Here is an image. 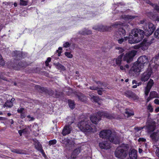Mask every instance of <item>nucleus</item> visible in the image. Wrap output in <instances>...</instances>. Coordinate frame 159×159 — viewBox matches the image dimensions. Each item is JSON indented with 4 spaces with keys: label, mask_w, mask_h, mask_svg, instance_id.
<instances>
[{
    "label": "nucleus",
    "mask_w": 159,
    "mask_h": 159,
    "mask_svg": "<svg viewBox=\"0 0 159 159\" xmlns=\"http://www.w3.org/2000/svg\"><path fill=\"white\" fill-rule=\"evenodd\" d=\"M143 28L144 31L139 29L132 30L131 34L129 36V43H138L143 39L145 34L147 36H150L155 29V25L150 22H146Z\"/></svg>",
    "instance_id": "obj_1"
},
{
    "label": "nucleus",
    "mask_w": 159,
    "mask_h": 159,
    "mask_svg": "<svg viewBox=\"0 0 159 159\" xmlns=\"http://www.w3.org/2000/svg\"><path fill=\"white\" fill-rule=\"evenodd\" d=\"M100 137L105 138L114 144H116L119 143L118 137L116 136V133L112 132L109 129H106L101 131L99 134Z\"/></svg>",
    "instance_id": "obj_2"
},
{
    "label": "nucleus",
    "mask_w": 159,
    "mask_h": 159,
    "mask_svg": "<svg viewBox=\"0 0 159 159\" xmlns=\"http://www.w3.org/2000/svg\"><path fill=\"white\" fill-rule=\"evenodd\" d=\"M104 117L108 119H111L116 118L115 115L110 114L105 111H98L95 114H93L90 117L91 122L94 124H97L99 121L101 120V117Z\"/></svg>",
    "instance_id": "obj_3"
},
{
    "label": "nucleus",
    "mask_w": 159,
    "mask_h": 159,
    "mask_svg": "<svg viewBox=\"0 0 159 159\" xmlns=\"http://www.w3.org/2000/svg\"><path fill=\"white\" fill-rule=\"evenodd\" d=\"M78 126L81 130L85 132H95L96 130L92 128V125L90 121L85 118L79 122Z\"/></svg>",
    "instance_id": "obj_4"
},
{
    "label": "nucleus",
    "mask_w": 159,
    "mask_h": 159,
    "mask_svg": "<svg viewBox=\"0 0 159 159\" xmlns=\"http://www.w3.org/2000/svg\"><path fill=\"white\" fill-rule=\"evenodd\" d=\"M127 155V152L123 148L122 145L117 147L115 152V157L120 159H124Z\"/></svg>",
    "instance_id": "obj_5"
},
{
    "label": "nucleus",
    "mask_w": 159,
    "mask_h": 159,
    "mask_svg": "<svg viewBox=\"0 0 159 159\" xmlns=\"http://www.w3.org/2000/svg\"><path fill=\"white\" fill-rule=\"evenodd\" d=\"M143 68V66L141 65L136 62L134 64L131 70H130L129 73L134 76L136 73L142 71Z\"/></svg>",
    "instance_id": "obj_6"
},
{
    "label": "nucleus",
    "mask_w": 159,
    "mask_h": 159,
    "mask_svg": "<svg viewBox=\"0 0 159 159\" xmlns=\"http://www.w3.org/2000/svg\"><path fill=\"white\" fill-rule=\"evenodd\" d=\"M112 26L116 28H118V31L116 33V35L118 36V38L119 35L120 37L122 36H124L125 34V31L123 27L122 24L121 23H116L113 25Z\"/></svg>",
    "instance_id": "obj_7"
},
{
    "label": "nucleus",
    "mask_w": 159,
    "mask_h": 159,
    "mask_svg": "<svg viewBox=\"0 0 159 159\" xmlns=\"http://www.w3.org/2000/svg\"><path fill=\"white\" fill-rule=\"evenodd\" d=\"M137 51L135 50H132L126 53L124 56L123 60L126 61L127 63H129L133 59V57L136 54Z\"/></svg>",
    "instance_id": "obj_8"
},
{
    "label": "nucleus",
    "mask_w": 159,
    "mask_h": 159,
    "mask_svg": "<svg viewBox=\"0 0 159 159\" xmlns=\"http://www.w3.org/2000/svg\"><path fill=\"white\" fill-rule=\"evenodd\" d=\"M152 72V70L150 68L144 72L142 75L141 80L142 81L145 82L149 78Z\"/></svg>",
    "instance_id": "obj_9"
},
{
    "label": "nucleus",
    "mask_w": 159,
    "mask_h": 159,
    "mask_svg": "<svg viewBox=\"0 0 159 159\" xmlns=\"http://www.w3.org/2000/svg\"><path fill=\"white\" fill-rule=\"evenodd\" d=\"M148 58L145 56H142L139 57L138 59L137 63L144 66L147 64L148 63Z\"/></svg>",
    "instance_id": "obj_10"
},
{
    "label": "nucleus",
    "mask_w": 159,
    "mask_h": 159,
    "mask_svg": "<svg viewBox=\"0 0 159 159\" xmlns=\"http://www.w3.org/2000/svg\"><path fill=\"white\" fill-rule=\"evenodd\" d=\"M154 84V81L152 79H150L147 83V86L145 87L144 91L145 94L146 96L148 95L149 93Z\"/></svg>",
    "instance_id": "obj_11"
},
{
    "label": "nucleus",
    "mask_w": 159,
    "mask_h": 159,
    "mask_svg": "<svg viewBox=\"0 0 159 159\" xmlns=\"http://www.w3.org/2000/svg\"><path fill=\"white\" fill-rule=\"evenodd\" d=\"M151 43V42L149 40L144 39L140 44V48L142 50H145L148 48V46Z\"/></svg>",
    "instance_id": "obj_12"
},
{
    "label": "nucleus",
    "mask_w": 159,
    "mask_h": 159,
    "mask_svg": "<svg viewBox=\"0 0 159 159\" xmlns=\"http://www.w3.org/2000/svg\"><path fill=\"white\" fill-rule=\"evenodd\" d=\"M124 95L129 98H131L134 100L138 99L139 98L138 97L130 91H127L125 92Z\"/></svg>",
    "instance_id": "obj_13"
},
{
    "label": "nucleus",
    "mask_w": 159,
    "mask_h": 159,
    "mask_svg": "<svg viewBox=\"0 0 159 159\" xmlns=\"http://www.w3.org/2000/svg\"><path fill=\"white\" fill-rule=\"evenodd\" d=\"M99 146L102 149H107L110 148V143L107 141H102L99 143Z\"/></svg>",
    "instance_id": "obj_14"
},
{
    "label": "nucleus",
    "mask_w": 159,
    "mask_h": 159,
    "mask_svg": "<svg viewBox=\"0 0 159 159\" xmlns=\"http://www.w3.org/2000/svg\"><path fill=\"white\" fill-rule=\"evenodd\" d=\"M152 140L157 142L159 140V131L157 130L153 132L150 136Z\"/></svg>",
    "instance_id": "obj_15"
},
{
    "label": "nucleus",
    "mask_w": 159,
    "mask_h": 159,
    "mask_svg": "<svg viewBox=\"0 0 159 159\" xmlns=\"http://www.w3.org/2000/svg\"><path fill=\"white\" fill-rule=\"evenodd\" d=\"M71 127L70 125H66L63 130L62 134L63 135L65 136L70 134L71 130Z\"/></svg>",
    "instance_id": "obj_16"
},
{
    "label": "nucleus",
    "mask_w": 159,
    "mask_h": 159,
    "mask_svg": "<svg viewBox=\"0 0 159 159\" xmlns=\"http://www.w3.org/2000/svg\"><path fill=\"white\" fill-rule=\"evenodd\" d=\"M93 29L100 31H104L108 30V28L107 26L102 25L95 26L93 27Z\"/></svg>",
    "instance_id": "obj_17"
},
{
    "label": "nucleus",
    "mask_w": 159,
    "mask_h": 159,
    "mask_svg": "<svg viewBox=\"0 0 159 159\" xmlns=\"http://www.w3.org/2000/svg\"><path fill=\"white\" fill-rule=\"evenodd\" d=\"M137 151L134 149H132L129 153V156L130 159H137Z\"/></svg>",
    "instance_id": "obj_18"
},
{
    "label": "nucleus",
    "mask_w": 159,
    "mask_h": 159,
    "mask_svg": "<svg viewBox=\"0 0 159 159\" xmlns=\"http://www.w3.org/2000/svg\"><path fill=\"white\" fill-rule=\"evenodd\" d=\"M35 148L38 151H39L43 155L45 154L43 150L42 149V146L41 144L38 141L35 143Z\"/></svg>",
    "instance_id": "obj_19"
},
{
    "label": "nucleus",
    "mask_w": 159,
    "mask_h": 159,
    "mask_svg": "<svg viewBox=\"0 0 159 159\" xmlns=\"http://www.w3.org/2000/svg\"><path fill=\"white\" fill-rule=\"evenodd\" d=\"M80 152V149L79 148L75 149L73 152L70 157L74 159L76 158L77 155Z\"/></svg>",
    "instance_id": "obj_20"
},
{
    "label": "nucleus",
    "mask_w": 159,
    "mask_h": 159,
    "mask_svg": "<svg viewBox=\"0 0 159 159\" xmlns=\"http://www.w3.org/2000/svg\"><path fill=\"white\" fill-rule=\"evenodd\" d=\"M13 55L16 57V59L17 60H20L22 58V53L20 51H14L13 53Z\"/></svg>",
    "instance_id": "obj_21"
},
{
    "label": "nucleus",
    "mask_w": 159,
    "mask_h": 159,
    "mask_svg": "<svg viewBox=\"0 0 159 159\" xmlns=\"http://www.w3.org/2000/svg\"><path fill=\"white\" fill-rule=\"evenodd\" d=\"M155 124L154 122L150 123L147 127V128L149 131H153L155 128Z\"/></svg>",
    "instance_id": "obj_22"
},
{
    "label": "nucleus",
    "mask_w": 159,
    "mask_h": 159,
    "mask_svg": "<svg viewBox=\"0 0 159 159\" xmlns=\"http://www.w3.org/2000/svg\"><path fill=\"white\" fill-rule=\"evenodd\" d=\"M78 98L82 102H85L86 101L87 98L83 94L81 93H79L77 95Z\"/></svg>",
    "instance_id": "obj_23"
},
{
    "label": "nucleus",
    "mask_w": 159,
    "mask_h": 159,
    "mask_svg": "<svg viewBox=\"0 0 159 159\" xmlns=\"http://www.w3.org/2000/svg\"><path fill=\"white\" fill-rule=\"evenodd\" d=\"M123 57V55H119L116 59V64L118 66H120L121 64H122L123 61L122 62V59Z\"/></svg>",
    "instance_id": "obj_24"
},
{
    "label": "nucleus",
    "mask_w": 159,
    "mask_h": 159,
    "mask_svg": "<svg viewBox=\"0 0 159 159\" xmlns=\"http://www.w3.org/2000/svg\"><path fill=\"white\" fill-rule=\"evenodd\" d=\"M150 97L152 98H159V95L155 91H151L149 94Z\"/></svg>",
    "instance_id": "obj_25"
},
{
    "label": "nucleus",
    "mask_w": 159,
    "mask_h": 159,
    "mask_svg": "<svg viewBox=\"0 0 159 159\" xmlns=\"http://www.w3.org/2000/svg\"><path fill=\"white\" fill-rule=\"evenodd\" d=\"M11 151L12 152L19 154H21L24 153L23 151L21 149L12 148L11 149Z\"/></svg>",
    "instance_id": "obj_26"
},
{
    "label": "nucleus",
    "mask_w": 159,
    "mask_h": 159,
    "mask_svg": "<svg viewBox=\"0 0 159 159\" xmlns=\"http://www.w3.org/2000/svg\"><path fill=\"white\" fill-rule=\"evenodd\" d=\"M68 102L70 107L72 109H74L75 106L74 102L71 100H69Z\"/></svg>",
    "instance_id": "obj_27"
},
{
    "label": "nucleus",
    "mask_w": 159,
    "mask_h": 159,
    "mask_svg": "<svg viewBox=\"0 0 159 159\" xmlns=\"http://www.w3.org/2000/svg\"><path fill=\"white\" fill-rule=\"evenodd\" d=\"M56 65L57 68L59 70H66L65 67L59 63H57Z\"/></svg>",
    "instance_id": "obj_28"
},
{
    "label": "nucleus",
    "mask_w": 159,
    "mask_h": 159,
    "mask_svg": "<svg viewBox=\"0 0 159 159\" xmlns=\"http://www.w3.org/2000/svg\"><path fill=\"white\" fill-rule=\"evenodd\" d=\"M12 106L13 103L12 102V101L7 100L4 105V107H12Z\"/></svg>",
    "instance_id": "obj_29"
},
{
    "label": "nucleus",
    "mask_w": 159,
    "mask_h": 159,
    "mask_svg": "<svg viewBox=\"0 0 159 159\" xmlns=\"http://www.w3.org/2000/svg\"><path fill=\"white\" fill-rule=\"evenodd\" d=\"M91 97V99L95 102H98L99 100L98 97L94 96L93 95H90Z\"/></svg>",
    "instance_id": "obj_30"
},
{
    "label": "nucleus",
    "mask_w": 159,
    "mask_h": 159,
    "mask_svg": "<svg viewBox=\"0 0 159 159\" xmlns=\"http://www.w3.org/2000/svg\"><path fill=\"white\" fill-rule=\"evenodd\" d=\"M91 30L85 29L82 32H80V34L84 35L89 34H91Z\"/></svg>",
    "instance_id": "obj_31"
},
{
    "label": "nucleus",
    "mask_w": 159,
    "mask_h": 159,
    "mask_svg": "<svg viewBox=\"0 0 159 159\" xmlns=\"http://www.w3.org/2000/svg\"><path fill=\"white\" fill-rule=\"evenodd\" d=\"M148 2H148V3L152 5L154 7V9L157 10L158 12H159V7L158 5L156 4H153L149 1H148Z\"/></svg>",
    "instance_id": "obj_32"
},
{
    "label": "nucleus",
    "mask_w": 159,
    "mask_h": 159,
    "mask_svg": "<svg viewBox=\"0 0 159 159\" xmlns=\"http://www.w3.org/2000/svg\"><path fill=\"white\" fill-rule=\"evenodd\" d=\"M125 113L128 116H133L134 114V112L131 111L129 109H126Z\"/></svg>",
    "instance_id": "obj_33"
},
{
    "label": "nucleus",
    "mask_w": 159,
    "mask_h": 159,
    "mask_svg": "<svg viewBox=\"0 0 159 159\" xmlns=\"http://www.w3.org/2000/svg\"><path fill=\"white\" fill-rule=\"evenodd\" d=\"M152 61H154L156 64L158 65L159 64V55L156 56L155 57L153 58Z\"/></svg>",
    "instance_id": "obj_34"
},
{
    "label": "nucleus",
    "mask_w": 159,
    "mask_h": 159,
    "mask_svg": "<svg viewBox=\"0 0 159 159\" xmlns=\"http://www.w3.org/2000/svg\"><path fill=\"white\" fill-rule=\"evenodd\" d=\"M35 87L37 89H40L42 92H47V90L46 88L44 87H41L39 85L36 86Z\"/></svg>",
    "instance_id": "obj_35"
},
{
    "label": "nucleus",
    "mask_w": 159,
    "mask_h": 159,
    "mask_svg": "<svg viewBox=\"0 0 159 159\" xmlns=\"http://www.w3.org/2000/svg\"><path fill=\"white\" fill-rule=\"evenodd\" d=\"M147 111L149 112H152L153 111V108L152 106L150 104H149V105L147 106Z\"/></svg>",
    "instance_id": "obj_36"
},
{
    "label": "nucleus",
    "mask_w": 159,
    "mask_h": 159,
    "mask_svg": "<svg viewBox=\"0 0 159 159\" xmlns=\"http://www.w3.org/2000/svg\"><path fill=\"white\" fill-rule=\"evenodd\" d=\"M128 38L127 37H124V38H121V39H120L118 40V42L119 43H122L123 42H124V41H126L127 40Z\"/></svg>",
    "instance_id": "obj_37"
},
{
    "label": "nucleus",
    "mask_w": 159,
    "mask_h": 159,
    "mask_svg": "<svg viewBox=\"0 0 159 159\" xmlns=\"http://www.w3.org/2000/svg\"><path fill=\"white\" fill-rule=\"evenodd\" d=\"M116 49L118 51V52L119 53H121L125 51V49L123 48L118 47H116Z\"/></svg>",
    "instance_id": "obj_38"
},
{
    "label": "nucleus",
    "mask_w": 159,
    "mask_h": 159,
    "mask_svg": "<svg viewBox=\"0 0 159 159\" xmlns=\"http://www.w3.org/2000/svg\"><path fill=\"white\" fill-rule=\"evenodd\" d=\"M96 83L98 84V86L99 88L102 87V86H105V84L100 81H96Z\"/></svg>",
    "instance_id": "obj_39"
},
{
    "label": "nucleus",
    "mask_w": 159,
    "mask_h": 159,
    "mask_svg": "<svg viewBox=\"0 0 159 159\" xmlns=\"http://www.w3.org/2000/svg\"><path fill=\"white\" fill-rule=\"evenodd\" d=\"M28 2L24 0H20V5L22 6H26L27 5Z\"/></svg>",
    "instance_id": "obj_40"
},
{
    "label": "nucleus",
    "mask_w": 159,
    "mask_h": 159,
    "mask_svg": "<svg viewBox=\"0 0 159 159\" xmlns=\"http://www.w3.org/2000/svg\"><path fill=\"white\" fill-rule=\"evenodd\" d=\"M57 143V141L55 139H53L52 140H51L49 141V145H54L56 144Z\"/></svg>",
    "instance_id": "obj_41"
},
{
    "label": "nucleus",
    "mask_w": 159,
    "mask_h": 159,
    "mask_svg": "<svg viewBox=\"0 0 159 159\" xmlns=\"http://www.w3.org/2000/svg\"><path fill=\"white\" fill-rule=\"evenodd\" d=\"M154 35L156 38H159V28L155 32Z\"/></svg>",
    "instance_id": "obj_42"
},
{
    "label": "nucleus",
    "mask_w": 159,
    "mask_h": 159,
    "mask_svg": "<svg viewBox=\"0 0 159 159\" xmlns=\"http://www.w3.org/2000/svg\"><path fill=\"white\" fill-rule=\"evenodd\" d=\"M5 64V62L2 57V56L0 54V65L3 66Z\"/></svg>",
    "instance_id": "obj_43"
},
{
    "label": "nucleus",
    "mask_w": 159,
    "mask_h": 159,
    "mask_svg": "<svg viewBox=\"0 0 159 159\" xmlns=\"http://www.w3.org/2000/svg\"><path fill=\"white\" fill-rule=\"evenodd\" d=\"M98 93L99 95H102V92L103 91V89L102 88H100V89H98Z\"/></svg>",
    "instance_id": "obj_44"
},
{
    "label": "nucleus",
    "mask_w": 159,
    "mask_h": 159,
    "mask_svg": "<svg viewBox=\"0 0 159 159\" xmlns=\"http://www.w3.org/2000/svg\"><path fill=\"white\" fill-rule=\"evenodd\" d=\"M65 54V55L68 58H71L73 57L72 55L69 52H66Z\"/></svg>",
    "instance_id": "obj_45"
},
{
    "label": "nucleus",
    "mask_w": 159,
    "mask_h": 159,
    "mask_svg": "<svg viewBox=\"0 0 159 159\" xmlns=\"http://www.w3.org/2000/svg\"><path fill=\"white\" fill-rule=\"evenodd\" d=\"M51 61V58L50 57H48L47 59V60L45 61V64L46 66H49V63H48L50 62Z\"/></svg>",
    "instance_id": "obj_46"
},
{
    "label": "nucleus",
    "mask_w": 159,
    "mask_h": 159,
    "mask_svg": "<svg viewBox=\"0 0 159 159\" xmlns=\"http://www.w3.org/2000/svg\"><path fill=\"white\" fill-rule=\"evenodd\" d=\"M90 89H91V90H97L98 89H100V88L98 87H95L93 86L90 87Z\"/></svg>",
    "instance_id": "obj_47"
},
{
    "label": "nucleus",
    "mask_w": 159,
    "mask_h": 159,
    "mask_svg": "<svg viewBox=\"0 0 159 159\" xmlns=\"http://www.w3.org/2000/svg\"><path fill=\"white\" fill-rule=\"evenodd\" d=\"M144 127V126L143 127H136L134 128V129L137 131L138 132L139 131L141 130V129H143Z\"/></svg>",
    "instance_id": "obj_48"
},
{
    "label": "nucleus",
    "mask_w": 159,
    "mask_h": 159,
    "mask_svg": "<svg viewBox=\"0 0 159 159\" xmlns=\"http://www.w3.org/2000/svg\"><path fill=\"white\" fill-rule=\"evenodd\" d=\"M70 45V44L69 42H66L63 44V47L65 48L68 47H69Z\"/></svg>",
    "instance_id": "obj_49"
},
{
    "label": "nucleus",
    "mask_w": 159,
    "mask_h": 159,
    "mask_svg": "<svg viewBox=\"0 0 159 159\" xmlns=\"http://www.w3.org/2000/svg\"><path fill=\"white\" fill-rule=\"evenodd\" d=\"M135 17V16L128 15L126 16V17L127 18L129 19H134Z\"/></svg>",
    "instance_id": "obj_50"
},
{
    "label": "nucleus",
    "mask_w": 159,
    "mask_h": 159,
    "mask_svg": "<svg viewBox=\"0 0 159 159\" xmlns=\"http://www.w3.org/2000/svg\"><path fill=\"white\" fill-rule=\"evenodd\" d=\"M27 117L29 119V121H32L34 119V118L33 117H31L30 116H28Z\"/></svg>",
    "instance_id": "obj_51"
},
{
    "label": "nucleus",
    "mask_w": 159,
    "mask_h": 159,
    "mask_svg": "<svg viewBox=\"0 0 159 159\" xmlns=\"http://www.w3.org/2000/svg\"><path fill=\"white\" fill-rule=\"evenodd\" d=\"M24 110V108H20L19 109H18L17 110V112L18 113H22L23 111Z\"/></svg>",
    "instance_id": "obj_52"
},
{
    "label": "nucleus",
    "mask_w": 159,
    "mask_h": 159,
    "mask_svg": "<svg viewBox=\"0 0 159 159\" xmlns=\"http://www.w3.org/2000/svg\"><path fill=\"white\" fill-rule=\"evenodd\" d=\"M18 66V67H24V65L22 64V63L21 62L20 63H19L17 65Z\"/></svg>",
    "instance_id": "obj_53"
},
{
    "label": "nucleus",
    "mask_w": 159,
    "mask_h": 159,
    "mask_svg": "<svg viewBox=\"0 0 159 159\" xmlns=\"http://www.w3.org/2000/svg\"><path fill=\"white\" fill-rule=\"evenodd\" d=\"M134 48L135 49H138L140 48V45H135L133 46Z\"/></svg>",
    "instance_id": "obj_54"
},
{
    "label": "nucleus",
    "mask_w": 159,
    "mask_h": 159,
    "mask_svg": "<svg viewBox=\"0 0 159 159\" xmlns=\"http://www.w3.org/2000/svg\"><path fill=\"white\" fill-rule=\"evenodd\" d=\"M154 102L156 104L159 105V100L158 99H156L154 101Z\"/></svg>",
    "instance_id": "obj_55"
},
{
    "label": "nucleus",
    "mask_w": 159,
    "mask_h": 159,
    "mask_svg": "<svg viewBox=\"0 0 159 159\" xmlns=\"http://www.w3.org/2000/svg\"><path fill=\"white\" fill-rule=\"evenodd\" d=\"M156 154L159 158V147L157 148V149L156 150Z\"/></svg>",
    "instance_id": "obj_56"
},
{
    "label": "nucleus",
    "mask_w": 159,
    "mask_h": 159,
    "mask_svg": "<svg viewBox=\"0 0 159 159\" xmlns=\"http://www.w3.org/2000/svg\"><path fill=\"white\" fill-rule=\"evenodd\" d=\"M146 140V139L143 138H139V139H138V141L139 142L140 141H143V142H145Z\"/></svg>",
    "instance_id": "obj_57"
},
{
    "label": "nucleus",
    "mask_w": 159,
    "mask_h": 159,
    "mask_svg": "<svg viewBox=\"0 0 159 159\" xmlns=\"http://www.w3.org/2000/svg\"><path fill=\"white\" fill-rule=\"evenodd\" d=\"M22 130L23 131V133H27V132L28 131V129L27 128H25V129H24L23 130Z\"/></svg>",
    "instance_id": "obj_58"
},
{
    "label": "nucleus",
    "mask_w": 159,
    "mask_h": 159,
    "mask_svg": "<svg viewBox=\"0 0 159 159\" xmlns=\"http://www.w3.org/2000/svg\"><path fill=\"white\" fill-rule=\"evenodd\" d=\"M67 143L69 144H71V141L69 139H67L66 140Z\"/></svg>",
    "instance_id": "obj_59"
},
{
    "label": "nucleus",
    "mask_w": 159,
    "mask_h": 159,
    "mask_svg": "<svg viewBox=\"0 0 159 159\" xmlns=\"http://www.w3.org/2000/svg\"><path fill=\"white\" fill-rule=\"evenodd\" d=\"M25 114L23 113H21L20 117L21 118H24L25 117Z\"/></svg>",
    "instance_id": "obj_60"
},
{
    "label": "nucleus",
    "mask_w": 159,
    "mask_h": 159,
    "mask_svg": "<svg viewBox=\"0 0 159 159\" xmlns=\"http://www.w3.org/2000/svg\"><path fill=\"white\" fill-rule=\"evenodd\" d=\"M120 69H121V70H125V66H123L120 65Z\"/></svg>",
    "instance_id": "obj_61"
},
{
    "label": "nucleus",
    "mask_w": 159,
    "mask_h": 159,
    "mask_svg": "<svg viewBox=\"0 0 159 159\" xmlns=\"http://www.w3.org/2000/svg\"><path fill=\"white\" fill-rule=\"evenodd\" d=\"M152 98H151L150 96V95H149V97L147 98V102H149V101H150L151 99H152Z\"/></svg>",
    "instance_id": "obj_62"
},
{
    "label": "nucleus",
    "mask_w": 159,
    "mask_h": 159,
    "mask_svg": "<svg viewBox=\"0 0 159 159\" xmlns=\"http://www.w3.org/2000/svg\"><path fill=\"white\" fill-rule=\"evenodd\" d=\"M152 98H151L150 96V95H149V97L147 98V102H149V101H150L151 99H152Z\"/></svg>",
    "instance_id": "obj_63"
},
{
    "label": "nucleus",
    "mask_w": 159,
    "mask_h": 159,
    "mask_svg": "<svg viewBox=\"0 0 159 159\" xmlns=\"http://www.w3.org/2000/svg\"><path fill=\"white\" fill-rule=\"evenodd\" d=\"M152 98H151L150 96V95H149V97L147 98V102H149V101H150L151 99H152Z\"/></svg>",
    "instance_id": "obj_64"
}]
</instances>
